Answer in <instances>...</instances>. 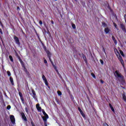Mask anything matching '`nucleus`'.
I'll return each mask as SVG.
<instances>
[{
	"label": "nucleus",
	"instance_id": "obj_43",
	"mask_svg": "<svg viewBox=\"0 0 126 126\" xmlns=\"http://www.w3.org/2000/svg\"><path fill=\"white\" fill-rule=\"evenodd\" d=\"M56 72L57 73V74H58V75H60L61 74H60V73L59 72V70H57V71H56Z\"/></svg>",
	"mask_w": 126,
	"mask_h": 126
},
{
	"label": "nucleus",
	"instance_id": "obj_42",
	"mask_svg": "<svg viewBox=\"0 0 126 126\" xmlns=\"http://www.w3.org/2000/svg\"><path fill=\"white\" fill-rule=\"evenodd\" d=\"M103 126H109V125L108 124H107V123H104L103 124Z\"/></svg>",
	"mask_w": 126,
	"mask_h": 126
},
{
	"label": "nucleus",
	"instance_id": "obj_23",
	"mask_svg": "<svg viewBox=\"0 0 126 126\" xmlns=\"http://www.w3.org/2000/svg\"><path fill=\"white\" fill-rule=\"evenodd\" d=\"M56 101L57 102V104L60 105L61 104V102H60V99H58L57 98H55Z\"/></svg>",
	"mask_w": 126,
	"mask_h": 126
},
{
	"label": "nucleus",
	"instance_id": "obj_22",
	"mask_svg": "<svg viewBox=\"0 0 126 126\" xmlns=\"http://www.w3.org/2000/svg\"><path fill=\"white\" fill-rule=\"evenodd\" d=\"M102 26L103 27H107V24H106L104 22H102Z\"/></svg>",
	"mask_w": 126,
	"mask_h": 126
},
{
	"label": "nucleus",
	"instance_id": "obj_45",
	"mask_svg": "<svg viewBox=\"0 0 126 126\" xmlns=\"http://www.w3.org/2000/svg\"><path fill=\"white\" fill-rule=\"evenodd\" d=\"M100 83H101V84H103V83H104V81H103L102 80H100Z\"/></svg>",
	"mask_w": 126,
	"mask_h": 126
},
{
	"label": "nucleus",
	"instance_id": "obj_50",
	"mask_svg": "<svg viewBox=\"0 0 126 126\" xmlns=\"http://www.w3.org/2000/svg\"><path fill=\"white\" fill-rule=\"evenodd\" d=\"M22 32L23 34H25V33H24V32H23V30H22Z\"/></svg>",
	"mask_w": 126,
	"mask_h": 126
},
{
	"label": "nucleus",
	"instance_id": "obj_38",
	"mask_svg": "<svg viewBox=\"0 0 126 126\" xmlns=\"http://www.w3.org/2000/svg\"><path fill=\"white\" fill-rule=\"evenodd\" d=\"M107 7L108 9H110V10H111V7H110V4H108Z\"/></svg>",
	"mask_w": 126,
	"mask_h": 126
},
{
	"label": "nucleus",
	"instance_id": "obj_51",
	"mask_svg": "<svg viewBox=\"0 0 126 126\" xmlns=\"http://www.w3.org/2000/svg\"><path fill=\"white\" fill-rule=\"evenodd\" d=\"M89 103H90V104H92V102L91 101V100H89Z\"/></svg>",
	"mask_w": 126,
	"mask_h": 126
},
{
	"label": "nucleus",
	"instance_id": "obj_10",
	"mask_svg": "<svg viewBox=\"0 0 126 126\" xmlns=\"http://www.w3.org/2000/svg\"><path fill=\"white\" fill-rule=\"evenodd\" d=\"M19 95L20 96V99L22 101L23 104H24V98L23 97V95H22V93L21 92H19Z\"/></svg>",
	"mask_w": 126,
	"mask_h": 126
},
{
	"label": "nucleus",
	"instance_id": "obj_14",
	"mask_svg": "<svg viewBox=\"0 0 126 126\" xmlns=\"http://www.w3.org/2000/svg\"><path fill=\"white\" fill-rule=\"evenodd\" d=\"M32 97L34 99H36L37 98V97L36 96V93L35 92V91H34V90H32Z\"/></svg>",
	"mask_w": 126,
	"mask_h": 126
},
{
	"label": "nucleus",
	"instance_id": "obj_56",
	"mask_svg": "<svg viewBox=\"0 0 126 126\" xmlns=\"http://www.w3.org/2000/svg\"><path fill=\"white\" fill-rule=\"evenodd\" d=\"M125 16H126V15L124 16V17H125Z\"/></svg>",
	"mask_w": 126,
	"mask_h": 126
},
{
	"label": "nucleus",
	"instance_id": "obj_33",
	"mask_svg": "<svg viewBox=\"0 0 126 126\" xmlns=\"http://www.w3.org/2000/svg\"><path fill=\"white\" fill-rule=\"evenodd\" d=\"M100 63L101 64H102V65L104 64V61H103V60L101 59L100 60Z\"/></svg>",
	"mask_w": 126,
	"mask_h": 126
},
{
	"label": "nucleus",
	"instance_id": "obj_48",
	"mask_svg": "<svg viewBox=\"0 0 126 126\" xmlns=\"http://www.w3.org/2000/svg\"><path fill=\"white\" fill-rule=\"evenodd\" d=\"M17 8L18 10H20V8H19V6H18V7H17Z\"/></svg>",
	"mask_w": 126,
	"mask_h": 126
},
{
	"label": "nucleus",
	"instance_id": "obj_39",
	"mask_svg": "<svg viewBox=\"0 0 126 126\" xmlns=\"http://www.w3.org/2000/svg\"><path fill=\"white\" fill-rule=\"evenodd\" d=\"M102 49H103V51L104 53L106 55V51L105 50V48H104V47H102Z\"/></svg>",
	"mask_w": 126,
	"mask_h": 126
},
{
	"label": "nucleus",
	"instance_id": "obj_49",
	"mask_svg": "<svg viewBox=\"0 0 126 126\" xmlns=\"http://www.w3.org/2000/svg\"><path fill=\"white\" fill-rule=\"evenodd\" d=\"M1 99V101H2V102H4L3 98L2 97Z\"/></svg>",
	"mask_w": 126,
	"mask_h": 126
},
{
	"label": "nucleus",
	"instance_id": "obj_58",
	"mask_svg": "<svg viewBox=\"0 0 126 126\" xmlns=\"http://www.w3.org/2000/svg\"><path fill=\"white\" fill-rule=\"evenodd\" d=\"M38 0V1H39V0Z\"/></svg>",
	"mask_w": 126,
	"mask_h": 126
},
{
	"label": "nucleus",
	"instance_id": "obj_40",
	"mask_svg": "<svg viewBox=\"0 0 126 126\" xmlns=\"http://www.w3.org/2000/svg\"><path fill=\"white\" fill-rule=\"evenodd\" d=\"M39 24H40V25H42L43 24V22H42V21L40 20L39 21Z\"/></svg>",
	"mask_w": 126,
	"mask_h": 126
},
{
	"label": "nucleus",
	"instance_id": "obj_1",
	"mask_svg": "<svg viewBox=\"0 0 126 126\" xmlns=\"http://www.w3.org/2000/svg\"><path fill=\"white\" fill-rule=\"evenodd\" d=\"M114 75L116 78L117 81L121 82V83H125L126 81L125 80V77L124 75L120 72L119 70H116L115 72H114Z\"/></svg>",
	"mask_w": 126,
	"mask_h": 126
},
{
	"label": "nucleus",
	"instance_id": "obj_36",
	"mask_svg": "<svg viewBox=\"0 0 126 126\" xmlns=\"http://www.w3.org/2000/svg\"><path fill=\"white\" fill-rule=\"evenodd\" d=\"M15 56H16V57H19V55H18V53H17V52L15 51Z\"/></svg>",
	"mask_w": 126,
	"mask_h": 126
},
{
	"label": "nucleus",
	"instance_id": "obj_21",
	"mask_svg": "<svg viewBox=\"0 0 126 126\" xmlns=\"http://www.w3.org/2000/svg\"><path fill=\"white\" fill-rule=\"evenodd\" d=\"M122 98H123V99L124 100V101L125 102H126V94H122Z\"/></svg>",
	"mask_w": 126,
	"mask_h": 126
},
{
	"label": "nucleus",
	"instance_id": "obj_25",
	"mask_svg": "<svg viewBox=\"0 0 126 126\" xmlns=\"http://www.w3.org/2000/svg\"><path fill=\"white\" fill-rule=\"evenodd\" d=\"M9 58L11 62H13V58H12V56L10 55L9 56Z\"/></svg>",
	"mask_w": 126,
	"mask_h": 126
},
{
	"label": "nucleus",
	"instance_id": "obj_8",
	"mask_svg": "<svg viewBox=\"0 0 126 126\" xmlns=\"http://www.w3.org/2000/svg\"><path fill=\"white\" fill-rule=\"evenodd\" d=\"M21 116H22V119L23 120V121H25V122H27V118H26V116H25V114L23 112L21 113Z\"/></svg>",
	"mask_w": 126,
	"mask_h": 126
},
{
	"label": "nucleus",
	"instance_id": "obj_28",
	"mask_svg": "<svg viewBox=\"0 0 126 126\" xmlns=\"http://www.w3.org/2000/svg\"><path fill=\"white\" fill-rule=\"evenodd\" d=\"M78 110L80 112V114L83 113V111H82V110H81V108H80V107H78Z\"/></svg>",
	"mask_w": 126,
	"mask_h": 126
},
{
	"label": "nucleus",
	"instance_id": "obj_30",
	"mask_svg": "<svg viewBox=\"0 0 126 126\" xmlns=\"http://www.w3.org/2000/svg\"><path fill=\"white\" fill-rule=\"evenodd\" d=\"M81 115H82V116L83 117V118H84V119H85L86 117H85V114L82 112V113H81Z\"/></svg>",
	"mask_w": 126,
	"mask_h": 126
},
{
	"label": "nucleus",
	"instance_id": "obj_54",
	"mask_svg": "<svg viewBox=\"0 0 126 126\" xmlns=\"http://www.w3.org/2000/svg\"><path fill=\"white\" fill-rule=\"evenodd\" d=\"M75 1H77V0H75Z\"/></svg>",
	"mask_w": 126,
	"mask_h": 126
},
{
	"label": "nucleus",
	"instance_id": "obj_52",
	"mask_svg": "<svg viewBox=\"0 0 126 126\" xmlns=\"http://www.w3.org/2000/svg\"><path fill=\"white\" fill-rule=\"evenodd\" d=\"M74 58H75V55H74Z\"/></svg>",
	"mask_w": 126,
	"mask_h": 126
},
{
	"label": "nucleus",
	"instance_id": "obj_11",
	"mask_svg": "<svg viewBox=\"0 0 126 126\" xmlns=\"http://www.w3.org/2000/svg\"><path fill=\"white\" fill-rule=\"evenodd\" d=\"M120 27L122 29V30L123 31L124 33H126V26L124 25V24H121Z\"/></svg>",
	"mask_w": 126,
	"mask_h": 126
},
{
	"label": "nucleus",
	"instance_id": "obj_32",
	"mask_svg": "<svg viewBox=\"0 0 126 126\" xmlns=\"http://www.w3.org/2000/svg\"><path fill=\"white\" fill-rule=\"evenodd\" d=\"M113 24H114V26L115 27V28L116 29H117V30H119V29H118V28L117 27V24L114 23H113Z\"/></svg>",
	"mask_w": 126,
	"mask_h": 126
},
{
	"label": "nucleus",
	"instance_id": "obj_57",
	"mask_svg": "<svg viewBox=\"0 0 126 126\" xmlns=\"http://www.w3.org/2000/svg\"><path fill=\"white\" fill-rule=\"evenodd\" d=\"M46 65H48V64H46Z\"/></svg>",
	"mask_w": 126,
	"mask_h": 126
},
{
	"label": "nucleus",
	"instance_id": "obj_24",
	"mask_svg": "<svg viewBox=\"0 0 126 126\" xmlns=\"http://www.w3.org/2000/svg\"><path fill=\"white\" fill-rule=\"evenodd\" d=\"M120 53L121 55L122 56V57H125V54H124V52H123L122 50H120Z\"/></svg>",
	"mask_w": 126,
	"mask_h": 126
},
{
	"label": "nucleus",
	"instance_id": "obj_13",
	"mask_svg": "<svg viewBox=\"0 0 126 126\" xmlns=\"http://www.w3.org/2000/svg\"><path fill=\"white\" fill-rule=\"evenodd\" d=\"M104 32H105V34H109V33L111 32V29H109L108 27H106L104 29Z\"/></svg>",
	"mask_w": 126,
	"mask_h": 126
},
{
	"label": "nucleus",
	"instance_id": "obj_53",
	"mask_svg": "<svg viewBox=\"0 0 126 126\" xmlns=\"http://www.w3.org/2000/svg\"><path fill=\"white\" fill-rule=\"evenodd\" d=\"M55 1H57V0H54Z\"/></svg>",
	"mask_w": 126,
	"mask_h": 126
},
{
	"label": "nucleus",
	"instance_id": "obj_4",
	"mask_svg": "<svg viewBox=\"0 0 126 126\" xmlns=\"http://www.w3.org/2000/svg\"><path fill=\"white\" fill-rule=\"evenodd\" d=\"M42 112L44 115V116L42 117V120L44 121H47L48 119H49V115L45 112V110L44 109L42 110Z\"/></svg>",
	"mask_w": 126,
	"mask_h": 126
},
{
	"label": "nucleus",
	"instance_id": "obj_12",
	"mask_svg": "<svg viewBox=\"0 0 126 126\" xmlns=\"http://www.w3.org/2000/svg\"><path fill=\"white\" fill-rule=\"evenodd\" d=\"M36 109H37L38 112H42V110L43 109H42V108L41 107H40L39 104H37L36 105Z\"/></svg>",
	"mask_w": 126,
	"mask_h": 126
},
{
	"label": "nucleus",
	"instance_id": "obj_3",
	"mask_svg": "<svg viewBox=\"0 0 126 126\" xmlns=\"http://www.w3.org/2000/svg\"><path fill=\"white\" fill-rule=\"evenodd\" d=\"M116 55L118 57L119 61L120 62L121 64H122L123 67H125V63L124 62V60H123V58H122L121 54H120V53H119L118 51H117V53H116Z\"/></svg>",
	"mask_w": 126,
	"mask_h": 126
},
{
	"label": "nucleus",
	"instance_id": "obj_17",
	"mask_svg": "<svg viewBox=\"0 0 126 126\" xmlns=\"http://www.w3.org/2000/svg\"><path fill=\"white\" fill-rule=\"evenodd\" d=\"M17 58V59H18L21 65L23 64L24 63V62H23V61H22V59H21V58H20V56H19Z\"/></svg>",
	"mask_w": 126,
	"mask_h": 126
},
{
	"label": "nucleus",
	"instance_id": "obj_19",
	"mask_svg": "<svg viewBox=\"0 0 126 126\" xmlns=\"http://www.w3.org/2000/svg\"><path fill=\"white\" fill-rule=\"evenodd\" d=\"M9 79L11 82V84H12V85L13 86L14 85V82H13V78L12 77H10Z\"/></svg>",
	"mask_w": 126,
	"mask_h": 126
},
{
	"label": "nucleus",
	"instance_id": "obj_34",
	"mask_svg": "<svg viewBox=\"0 0 126 126\" xmlns=\"http://www.w3.org/2000/svg\"><path fill=\"white\" fill-rule=\"evenodd\" d=\"M44 60V63H48V62L47 61V60L45 59V58H43Z\"/></svg>",
	"mask_w": 126,
	"mask_h": 126
},
{
	"label": "nucleus",
	"instance_id": "obj_26",
	"mask_svg": "<svg viewBox=\"0 0 126 126\" xmlns=\"http://www.w3.org/2000/svg\"><path fill=\"white\" fill-rule=\"evenodd\" d=\"M7 74L8 76H11V73H10V71H7Z\"/></svg>",
	"mask_w": 126,
	"mask_h": 126
},
{
	"label": "nucleus",
	"instance_id": "obj_41",
	"mask_svg": "<svg viewBox=\"0 0 126 126\" xmlns=\"http://www.w3.org/2000/svg\"><path fill=\"white\" fill-rule=\"evenodd\" d=\"M25 111H26V113H28V108H27V107H26Z\"/></svg>",
	"mask_w": 126,
	"mask_h": 126
},
{
	"label": "nucleus",
	"instance_id": "obj_35",
	"mask_svg": "<svg viewBox=\"0 0 126 126\" xmlns=\"http://www.w3.org/2000/svg\"><path fill=\"white\" fill-rule=\"evenodd\" d=\"M11 108V106L10 105H8L7 106V110H10Z\"/></svg>",
	"mask_w": 126,
	"mask_h": 126
},
{
	"label": "nucleus",
	"instance_id": "obj_44",
	"mask_svg": "<svg viewBox=\"0 0 126 126\" xmlns=\"http://www.w3.org/2000/svg\"><path fill=\"white\" fill-rule=\"evenodd\" d=\"M59 76L60 78H61V79H63V77L61 75H59Z\"/></svg>",
	"mask_w": 126,
	"mask_h": 126
},
{
	"label": "nucleus",
	"instance_id": "obj_46",
	"mask_svg": "<svg viewBox=\"0 0 126 126\" xmlns=\"http://www.w3.org/2000/svg\"><path fill=\"white\" fill-rule=\"evenodd\" d=\"M0 34H2V31L1 30L0 28Z\"/></svg>",
	"mask_w": 126,
	"mask_h": 126
},
{
	"label": "nucleus",
	"instance_id": "obj_29",
	"mask_svg": "<svg viewBox=\"0 0 126 126\" xmlns=\"http://www.w3.org/2000/svg\"><path fill=\"white\" fill-rule=\"evenodd\" d=\"M91 75H92V76H93V77L94 78L96 79V76L95 75V74H94V73H91Z\"/></svg>",
	"mask_w": 126,
	"mask_h": 126
},
{
	"label": "nucleus",
	"instance_id": "obj_31",
	"mask_svg": "<svg viewBox=\"0 0 126 126\" xmlns=\"http://www.w3.org/2000/svg\"><path fill=\"white\" fill-rule=\"evenodd\" d=\"M72 27L73 29H75V28H76V27L75 26V25L74 24H72Z\"/></svg>",
	"mask_w": 126,
	"mask_h": 126
},
{
	"label": "nucleus",
	"instance_id": "obj_15",
	"mask_svg": "<svg viewBox=\"0 0 126 126\" xmlns=\"http://www.w3.org/2000/svg\"><path fill=\"white\" fill-rule=\"evenodd\" d=\"M22 67H23L24 71H25V72H26L27 73H29V72H28V71H27V69L26 68V67L25 66V64H24V63L23 64H21Z\"/></svg>",
	"mask_w": 126,
	"mask_h": 126
},
{
	"label": "nucleus",
	"instance_id": "obj_9",
	"mask_svg": "<svg viewBox=\"0 0 126 126\" xmlns=\"http://www.w3.org/2000/svg\"><path fill=\"white\" fill-rule=\"evenodd\" d=\"M49 59L50 62L51 63V64H52V66H53V68H54L55 71H58V69L57 66H56L55 64H54V62L52 61V59L50 58Z\"/></svg>",
	"mask_w": 126,
	"mask_h": 126
},
{
	"label": "nucleus",
	"instance_id": "obj_18",
	"mask_svg": "<svg viewBox=\"0 0 126 126\" xmlns=\"http://www.w3.org/2000/svg\"><path fill=\"white\" fill-rule=\"evenodd\" d=\"M109 105L110 108H111V111H112L113 113H115V109H114V107H113V106L112 105V104L111 103H109Z\"/></svg>",
	"mask_w": 126,
	"mask_h": 126
},
{
	"label": "nucleus",
	"instance_id": "obj_6",
	"mask_svg": "<svg viewBox=\"0 0 126 126\" xmlns=\"http://www.w3.org/2000/svg\"><path fill=\"white\" fill-rule=\"evenodd\" d=\"M14 40L16 43V44H17L18 46H20V41H19V38L16 36H15L14 37Z\"/></svg>",
	"mask_w": 126,
	"mask_h": 126
},
{
	"label": "nucleus",
	"instance_id": "obj_47",
	"mask_svg": "<svg viewBox=\"0 0 126 126\" xmlns=\"http://www.w3.org/2000/svg\"><path fill=\"white\" fill-rule=\"evenodd\" d=\"M51 24H52L53 25V24H54V21L51 20Z\"/></svg>",
	"mask_w": 126,
	"mask_h": 126
},
{
	"label": "nucleus",
	"instance_id": "obj_27",
	"mask_svg": "<svg viewBox=\"0 0 126 126\" xmlns=\"http://www.w3.org/2000/svg\"><path fill=\"white\" fill-rule=\"evenodd\" d=\"M57 93L59 96H62V92H61L60 91H58Z\"/></svg>",
	"mask_w": 126,
	"mask_h": 126
},
{
	"label": "nucleus",
	"instance_id": "obj_7",
	"mask_svg": "<svg viewBox=\"0 0 126 126\" xmlns=\"http://www.w3.org/2000/svg\"><path fill=\"white\" fill-rule=\"evenodd\" d=\"M10 120L13 125H15V118H14V116L11 115L10 116Z\"/></svg>",
	"mask_w": 126,
	"mask_h": 126
},
{
	"label": "nucleus",
	"instance_id": "obj_55",
	"mask_svg": "<svg viewBox=\"0 0 126 126\" xmlns=\"http://www.w3.org/2000/svg\"><path fill=\"white\" fill-rule=\"evenodd\" d=\"M0 23L1 24V22L0 21Z\"/></svg>",
	"mask_w": 126,
	"mask_h": 126
},
{
	"label": "nucleus",
	"instance_id": "obj_37",
	"mask_svg": "<svg viewBox=\"0 0 126 126\" xmlns=\"http://www.w3.org/2000/svg\"><path fill=\"white\" fill-rule=\"evenodd\" d=\"M44 123V126H48L47 124V121H43Z\"/></svg>",
	"mask_w": 126,
	"mask_h": 126
},
{
	"label": "nucleus",
	"instance_id": "obj_2",
	"mask_svg": "<svg viewBox=\"0 0 126 126\" xmlns=\"http://www.w3.org/2000/svg\"><path fill=\"white\" fill-rule=\"evenodd\" d=\"M42 45L43 48V50L45 51V52H46V53L47 55L48 58L49 59L50 58L51 56H52L51 52L49 50H48V49H47V47H46V46H45V44L44 43H43V42H42Z\"/></svg>",
	"mask_w": 126,
	"mask_h": 126
},
{
	"label": "nucleus",
	"instance_id": "obj_5",
	"mask_svg": "<svg viewBox=\"0 0 126 126\" xmlns=\"http://www.w3.org/2000/svg\"><path fill=\"white\" fill-rule=\"evenodd\" d=\"M42 78L46 86H48V88L50 89L51 87L49 86V83H48V80H47V78H46V76H45V75H42Z\"/></svg>",
	"mask_w": 126,
	"mask_h": 126
},
{
	"label": "nucleus",
	"instance_id": "obj_16",
	"mask_svg": "<svg viewBox=\"0 0 126 126\" xmlns=\"http://www.w3.org/2000/svg\"><path fill=\"white\" fill-rule=\"evenodd\" d=\"M112 39L113 41H114V44H115V45H117V44H118V41H117V39H116V38L115 37V36H112Z\"/></svg>",
	"mask_w": 126,
	"mask_h": 126
},
{
	"label": "nucleus",
	"instance_id": "obj_20",
	"mask_svg": "<svg viewBox=\"0 0 126 126\" xmlns=\"http://www.w3.org/2000/svg\"><path fill=\"white\" fill-rule=\"evenodd\" d=\"M83 59L84 62L86 63H88L87 59L86 58V56H85V55H84V54L83 55Z\"/></svg>",
	"mask_w": 126,
	"mask_h": 126
}]
</instances>
